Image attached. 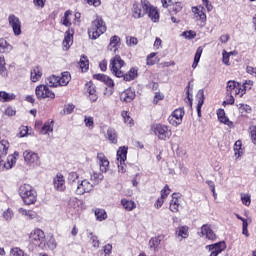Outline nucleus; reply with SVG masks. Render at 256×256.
Instances as JSON below:
<instances>
[{
  "label": "nucleus",
  "mask_w": 256,
  "mask_h": 256,
  "mask_svg": "<svg viewBox=\"0 0 256 256\" xmlns=\"http://www.w3.org/2000/svg\"><path fill=\"white\" fill-rule=\"evenodd\" d=\"M10 146L11 144H9V141L7 140L0 141V171H5V169H12L15 163H17L19 152H14L13 154L9 155L7 157L6 162L3 161V158H1L7 155Z\"/></svg>",
  "instance_id": "nucleus-1"
},
{
  "label": "nucleus",
  "mask_w": 256,
  "mask_h": 256,
  "mask_svg": "<svg viewBox=\"0 0 256 256\" xmlns=\"http://www.w3.org/2000/svg\"><path fill=\"white\" fill-rule=\"evenodd\" d=\"M18 193L25 205H35L37 203V190L29 184H22L19 187Z\"/></svg>",
  "instance_id": "nucleus-2"
},
{
  "label": "nucleus",
  "mask_w": 256,
  "mask_h": 256,
  "mask_svg": "<svg viewBox=\"0 0 256 256\" xmlns=\"http://www.w3.org/2000/svg\"><path fill=\"white\" fill-rule=\"evenodd\" d=\"M107 31V26L103 18L97 17L91 24V27L88 29V35L90 39H99L103 33Z\"/></svg>",
  "instance_id": "nucleus-3"
},
{
  "label": "nucleus",
  "mask_w": 256,
  "mask_h": 256,
  "mask_svg": "<svg viewBox=\"0 0 256 256\" xmlns=\"http://www.w3.org/2000/svg\"><path fill=\"white\" fill-rule=\"evenodd\" d=\"M247 83L244 86H241L239 82L230 80L227 83L226 91L228 95H234L235 97H243L246 93Z\"/></svg>",
  "instance_id": "nucleus-4"
},
{
  "label": "nucleus",
  "mask_w": 256,
  "mask_h": 256,
  "mask_svg": "<svg viewBox=\"0 0 256 256\" xmlns=\"http://www.w3.org/2000/svg\"><path fill=\"white\" fill-rule=\"evenodd\" d=\"M29 240L31 245H34V247H39L40 249H43L46 245L45 232H43V230L39 228H36L31 231L29 235Z\"/></svg>",
  "instance_id": "nucleus-5"
},
{
  "label": "nucleus",
  "mask_w": 256,
  "mask_h": 256,
  "mask_svg": "<svg viewBox=\"0 0 256 256\" xmlns=\"http://www.w3.org/2000/svg\"><path fill=\"white\" fill-rule=\"evenodd\" d=\"M123 67H125V61L121 59V56L116 55L110 60V71L115 77H123Z\"/></svg>",
  "instance_id": "nucleus-6"
},
{
  "label": "nucleus",
  "mask_w": 256,
  "mask_h": 256,
  "mask_svg": "<svg viewBox=\"0 0 256 256\" xmlns=\"http://www.w3.org/2000/svg\"><path fill=\"white\" fill-rule=\"evenodd\" d=\"M35 95L39 101L49 99L50 101L55 99V92L50 90L49 85L40 84L35 89Z\"/></svg>",
  "instance_id": "nucleus-7"
},
{
  "label": "nucleus",
  "mask_w": 256,
  "mask_h": 256,
  "mask_svg": "<svg viewBox=\"0 0 256 256\" xmlns=\"http://www.w3.org/2000/svg\"><path fill=\"white\" fill-rule=\"evenodd\" d=\"M152 131L154 135L160 139V141H167V139H171V135L173 133L169 129V126L164 124H156L152 126Z\"/></svg>",
  "instance_id": "nucleus-8"
},
{
  "label": "nucleus",
  "mask_w": 256,
  "mask_h": 256,
  "mask_svg": "<svg viewBox=\"0 0 256 256\" xmlns=\"http://www.w3.org/2000/svg\"><path fill=\"white\" fill-rule=\"evenodd\" d=\"M128 149V147L122 146L117 150L116 161L119 173H125L127 171V164L125 162L127 161Z\"/></svg>",
  "instance_id": "nucleus-9"
},
{
  "label": "nucleus",
  "mask_w": 256,
  "mask_h": 256,
  "mask_svg": "<svg viewBox=\"0 0 256 256\" xmlns=\"http://www.w3.org/2000/svg\"><path fill=\"white\" fill-rule=\"evenodd\" d=\"M23 157L28 167H41V157L39 156V153L34 152L33 150H26L23 152Z\"/></svg>",
  "instance_id": "nucleus-10"
},
{
  "label": "nucleus",
  "mask_w": 256,
  "mask_h": 256,
  "mask_svg": "<svg viewBox=\"0 0 256 256\" xmlns=\"http://www.w3.org/2000/svg\"><path fill=\"white\" fill-rule=\"evenodd\" d=\"M149 12V1L142 0L141 3H136L133 5L132 9V17L134 19H141V17H145Z\"/></svg>",
  "instance_id": "nucleus-11"
},
{
  "label": "nucleus",
  "mask_w": 256,
  "mask_h": 256,
  "mask_svg": "<svg viewBox=\"0 0 256 256\" xmlns=\"http://www.w3.org/2000/svg\"><path fill=\"white\" fill-rule=\"evenodd\" d=\"M183 117H185V109H175L168 117V123H170V125H173V127H179V125L183 123Z\"/></svg>",
  "instance_id": "nucleus-12"
},
{
  "label": "nucleus",
  "mask_w": 256,
  "mask_h": 256,
  "mask_svg": "<svg viewBox=\"0 0 256 256\" xmlns=\"http://www.w3.org/2000/svg\"><path fill=\"white\" fill-rule=\"evenodd\" d=\"M93 187V183H90L87 179H83L79 180L78 184H76L73 189L75 190L76 195H85V193H91Z\"/></svg>",
  "instance_id": "nucleus-13"
},
{
  "label": "nucleus",
  "mask_w": 256,
  "mask_h": 256,
  "mask_svg": "<svg viewBox=\"0 0 256 256\" xmlns=\"http://www.w3.org/2000/svg\"><path fill=\"white\" fill-rule=\"evenodd\" d=\"M8 23L12 27V31L16 37L21 35V20L15 14H10L8 16Z\"/></svg>",
  "instance_id": "nucleus-14"
},
{
  "label": "nucleus",
  "mask_w": 256,
  "mask_h": 256,
  "mask_svg": "<svg viewBox=\"0 0 256 256\" xmlns=\"http://www.w3.org/2000/svg\"><path fill=\"white\" fill-rule=\"evenodd\" d=\"M226 247L225 242H218L212 245H207L205 249L211 252L209 256H218L225 251Z\"/></svg>",
  "instance_id": "nucleus-15"
},
{
  "label": "nucleus",
  "mask_w": 256,
  "mask_h": 256,
  "mask_svg": "<svg viewBox=\"0 0 256 256\" xmlns=\"http://www.w3.org/2000/svg\"><path fill=\"white\" fill-rule=\"evenodd\" d=\"M97 163L100 167L101 173H107L109 171V159L102 152L97 154Z\"/></svg>",
  "instance_id": "nucleus-16"
},
{
  "label": "nucleus",
  "mask_w": 256,
  "mask_h": 256,
  "mask_svg": "<svg viewBox=\"0 0 256 256\" xmlns=\"http://www.w3.org/2000/svg\"><path fill=\"white\" fill-rule=\"evenodd\" d=\"M75 31L73 29H69L64 34V40L62 42L63 45V51H69L71 48V45H73V34Z\"/></svg>",
  "instance_id": "nucleus-17"
},
{
  "label": "nucleus",
  "mask_w": 256,
  "mask_h": 256,
  "mask_svg": "<svg viewBox=\"0 0 256 256\" xmlns=\"http://www.w3.org/2000/svg\"><path fill=\"white\" fill-rule=\"evenodd\" d=\"M201 235H202V237H206V239H208V241H215V239H217V234H215L213 229H211V226H209L207 224H204L201 227Z\"/></svg>",
  "instance_id": "nucleus-18"
},
{
  "label": "nucleus",
  "mask_w": 256,
  "mask_h": 256,
  "mask_svg": "<svg viewBox=\"0 0 256 256\" xmlns=\"http://www.w3.org/2000/svg\"><path fill=\"white\" fill-rule=\"evenodd\" d=\"M192 13L198 21H202V23L207 21V15L205 14V8L203 6L192 7Z\"/></svg>",
  "instance_id": "nucleus-19"
},
{
  "label": "nucleus",
  "mask_w": 256,
  "mask_h": 256,
  "mask_svg": "<svg viewBox=\"0 0 256 256\" xmlns=\"http://www.w3.org/2000/svg\"><path fill=\"white\" fill-rule=\"evenodd\" d=\"M53 185L56 191H65V189H67L65 186V177L63 174H57L56 177H54Z\"/></svg>",
  "instance_id": "nucleus-20"
},
{
  "label": "nucleus",
  "mask_w": 256,
  "mask_h": 256,
  "mask_svg": "<svg viewBox=\"0 0 256 256\" xmlns=\"http://www.w3.org/2000/svg\"><path fill=\"white\" fill-rule=\"evenodd\" d=\"M121 101L124 103H131L133 99H135V90L128 88L125 91H123L120 95Z\"/></svg>",
  "instance_id": "nucleus-21"
},
{
  "label": "nucleus",
  "mask_w": 256,
  "mask_h": 256,
  "mask_svg": "<svg viewBox=\"0 0 256 256\" xmlns=\"http://www.w3.org/2000/svg\"><path fill=\"white\" fill-rule=\"evenodd\" d=\"M179 207H181V198L177 194H172V200L170 201V211L172 213H178Z\"/></svg>",
  "instance_id": "nucleus-22"
},
{
  "label": "nucleus",
  "mask_w": 256,
  "mask_h": 256,
  "mask_svg": "<svg viewBox=\"0 0 256 256\" xmlns=\"http://www.w3.org/2000/svg\"><path fill=\"white\" fill-rule=\"evenodd\" d=\"M121 45V38L117 35L110 38V43L108 45V51L116 53Z\"/></svg>",
  "instance_id": "nucleus-23"
},
{
  "label": "nucleus",
  "mask_w": 256,
  "mask_h": 256,
  "mask_svg": "<svg viewBox=\"0 0 256 256\" xmlns=\"http://www.w3.org/2000/svg\"><path fill=\"white\" fill-rule=\"evenodd\" d=\"M43 77V69L39 66L34 67L30 72V79L32 83H37Z\"/></svg>",
  "instance_id": "nucleus-24"
},
{
  "label": "nucleus",
  "mask_w": 256,
  "mask_h": 256,
  "mask_svg": "<svg viewBox=\"0 0 256 256\" xmlns=\"http://www.w3.org/2000/svg\"><path fill=\"white\" fill-rule=\"evenodd\" d=\"M18 213L19 215H22V217H26V219L29 220L37 219L38 217L37 212L33 210H27L25 208H19Z\"/></svg>",
  "instance_id": "nucleus-25"
},
{
  "label": "nucleus",
  "mask_w": 256,
  "mask_h": 256,
  "mask_svg": "<svg viewBox=\"0 0 256 256\" xmlns=\"http://www.w3.org/2000/svg\"><path fill=\"white\" fill-rule=\"evenodd\" d=\"M148 17L153 21V23H158L159 21V10L155 8L154 6H151V3H149L148 8Z\"/></svg>",
  "instance_id": "nucleus-26"
},
{
  "label": "nucleus",
  "mask_w": 256,
  "mask_h": 256,
  "mask_svg": "<svg viewBox=\"0 0 256 256\" xmlns=\"http://www.w3.org/2000/svg\"><path fill=\"white\" fill-rule=\"evenodd\" d=\"M58 81L60 83V87H67V85H69V82L71 81V73L62 72L61 76H58Z\"/></svg>",
  "instance_id": "nucleus-27"
},
{
  "label": "nucleus",
  "mask_w": 256,
  "mask_h": 256,
  "mask_svg": "<svg viewBox=\"0 0 256 256\" xmlns=\"http://www.w3.org/2000/svg\"><path fill=\"white\" fill-rule=\"evenodd\" d=\"M197 113L198 117H201V108L203 107V104L205 103V92L203 90H199L197 93Z\"/></svg>",
  "instance_id": "nucleus-28"
},
{
  "label": "nucleus",
  "mask_w": 256,
  "mask_h": 256,
  "mask_svg": "<svg viewBox=\"0 0 256 256\" xmlns=\"http://www.w3.org/2000/svg\"><path fill=\"white\" fill-rule=\"evenodd\" d=\"M13 51V46L7 42V40L0 39V53H11Z\"/></svg>",
  "instance_id": "nucleus-29"
},
{
  "label": "nucleus",
  "mask_w": 256,
  "mask_h": 256,
  "mask_svg": "<svg viewBox=\"0 0 256 256\" xmlns=\"http://www.w3.org/2000/svg\"><path fill=\"white\" fill-rule=\"evenodd\" d=\"M106 139L113 143V145H117V131L114 128H108L106 132Z\"/></svg>",
  "instance_id": "nucleus-30"
},
{
  "label": "nucleus",
  "mask_w": 256,
  "mask_h": 256,
  "mask_svg": "<svg viewBox=\"0 0 256 256\" xmlns=\"http://www.w3.org/2000/svg\"><path fill=\"white\" fill-rule=\"evenodd\" d=\"M16 95L13 93H7L5 91L0 92V101L2 103H9V101H15Z\"/></svg>",
  "instance_id": "nucleus-31"
},
{
  "label": "nucleus",
  "mask_w": 256,
  "mask_h": 256,
  "mask_svg": "<svg viewBox=\"0 0 256 256\" xmlns=\"http://www.w3.org/2000/svg\"><path fill=\"white\" fill-rule=\"evenodd\" d=\"M79 181V174L76 172H70L68 174V183H70L72 189H75Z\"/></svg>",
  "instance_id": "nucleus-32"
},
{
  "label": "nucleus",
  "mask_w": 256,
  "mask_h": 256,
  "mask_svg": "<svg viewBox=\"0 0 256 256\" xmlns=\"http://www.w3.org/2000/svg\"><path fill=\"white\" fill-rule=\"evenodd\" d=\"M121 205L124 207L126 211H133L137 207V204H135V201L128 200V199H122Z\"/></svg>",
  "instance_id": "nucleus-33"
},
{
  "label": "nucleus",
  "mask_w": 256,
  "mask_h": 256,
  "mask_svg": "<svg viewBox=\"0 0 256 256\" xmlns=\"http://www.w3.org/2000/svg\"><path fill=\"white\" fill-rule=\"evenodd\" d=\"M71 17H73V12L67 10L61 19V23L64 27H71Z\"/></svg>",
  "instance_id": "nucleus-34"
},
{
  "label": "nucleus",
  "mask_w": 256,
  "mask_h": 256,
  "mask_svg": "<svg viewBox=\"0 0 256 256\" xmlns=\"http://www.w3.org/2000/svg\"><path fill=\"white\" fill-rule=\"evenodd\" d=\"M46 83L49 87H60L59 76L51 75L46 78Z\"/></svg>",
  "instance_id": "nucleus-35"
},
{
  "label": "nucleus",
  "mask_w": 256,
  "mask_h": 256,
  "mask_svg": "<svg viewBox=\"0 0 256 256\" xmlns=\"http://www.w3.org/2000/svg\"><path fill=\"white\" fill-rule=\"evenodd\" d=\"M137 68H131L126 74L123 72L124 81H133L137 77Z\"/></svg>",
  "instance_id": "nucleus-36"
},
{
  "label": "nucleus",
  "mask_w": 256,
  "mask_h": 256,
  "mask_svg": "<svg viewBox=\"0 0 256 256\" xmlns=\"http://www.w3.org/2000/svg\"><path fill=\"white\" fill-rule=\"evenodd\" d=\"M94 215L98 221H105V219H107V212L102 208H96Z\"/></svg>",
  "instance_id": "nucleus-37"
},
{
  "label": "nucleus",
  "mask_w": 256,
  "mask_h": 256,
  "mask_svg": "<svg viewBox=\"0 0 256 256\" xmlns=\"http://www.w3.org/2000/svg\"><path fill=\"white\" fill-rule=\"evenodd\" d=\"M201 55H203V48L198 47L194 56V62L192 64L193 69H197L199 61H201Z\"/></svg>",
  "instance_id": "nucleus-38"
},
{
  "label": "nucleus",
  "mask_w": 256,
  "mask_h": 256,
  "mask_svg": "<svg viewBox=\"0 0 256 256\" xmlns=\"http://www.w3.org/2000/svg\"><path fill=\"white\" fill-rule=\"evenodd\" d=\"M103 180V174L101 173H97L94 172L90 175V183L93 184V187H95V185H99V181Z\"/></svg>",
  "instance_id": "nucleus-39"
},
{
  "label": "nucleus",
  "mask_w": 256,
  "mask_h": 256,
  "mask_svg": "<svg viewBox=\"0 0 256 256\" xmlns=\"http://www.w3.org/2000/svg\"><path fill=\"white\" fill-rule=\"evenodd\" d=\"M157 53L152 52L146 58V65L153 66L155 63H158L159 57H156Z\"/></svg>",
  "instance_id": "nucleus-40"
},
{
  "label": "nucleus",
  "mask_w": 256,
  "mask_h": 256,
  "mask_svg": "<svg viewBox=\"0 0 256 256\" xmlns=\"http://www.w3.org/2000/svg\"><path fill=\"white\" fill-rule=\"evenodd\" d=\"M42 135H47L49 133H53V121L51 122H45L41 129Z\"/></svg>",
  "instance_id": "nucleus-41"
},
{
  "label": "nucleus",
  "mask_w": 256,
  "mask_h": 256,
  "mask_svg": "<svg viewBox=\"0 0 256 256\" xmlns=\"http://www.w3.org/2000/svg\"><path fill=\"white\" fill-rule=\"evenodd\" d=\"M163 239H165V236H163V235L152 238L150 240V247L157 249V247H159L161 245V241H163Z\"/></svg>",
  "instance_id": "nucleus-42"
},
{
  "label": "nucleus",
  "mask_w": 256,
  "mask_h": 256,
  "mask_svg": "<svg viewBox=\"0 0 256 256\" xmlns=\"http://www.w3.org/2000/svg\"><path fill=\"white\" fill-rule=\"evenodd\" d=\"M79 66H80V69L82 70L83 73H85V71H88V69H89V60L87 59V57L82 56L80 58Z\"/></svg>",
  "instance_id": "nucleus-43"
},
{
  "label": "nucleus",
  "mask_w": 256,
  "mask_h": 256,
  "mask_svg": "<svg viewBox=\"0 0 256 256\" xmlns=\"http://www.w3.org/2000/svg\"><path fill=\"white\" fill-rule=\"evenodd\" d=\"M177 235H178V237H181L182 239H187V237H189V227H187V226L179 227Z\"/></svg>",
  "instance_id": "nucleus-44"
},
{
  "label": "nucleus",
  "mask_w": 256,
  "mask_h": 256,
  "mask_svg": "<svg viewBox=\"0 0 256 256\" xmlns=\"http://www.w3.org/2000/svg\"><path fill=\"white\" fill-rule=\"evenodd\" d=\"M121 117L123 118L125 125H128L129 127H133V119L131 118V116H129V112L122 111Z\"/></svg>",
  "instance_id": "nucleus-45"
},
{
  "label": "nucleus",
  "mask_w": 256,
  "mask_h": 256,
  "mask_svg": "<svg viewBox=\"0 0 256 256\" xmlns=\"http://www.w3.org/2000/svg\"><path fill=\"white\" fill-rule=\"evenodd\" d=\"M5 65V57L0 56V75L2 77H7V67Z\"/></svg>",
  "instance_id": "nucleus-46"
},
{
  "label": "nucleus",
  "mask_w": 256,
  "mask_h": 256,
  "mask_svg": "<svg viewBox=\"0 0 256 256\" xmlns=\"http://www.w3.org/2000/svg\"><path fill=\"white\" fill-rule=\"evenodd\" d=\"M14 216L15 214L13 213V210H11L10 208L4 210L2 213L4 221H11Z\"/></svg>",
  "instance_id": "nucleus-47"
},
{
  "label": "nucleus",
  "mask_w": 256,
  "mask_h": 256,
  "mask_svg": "<svg viewBox=\"0 0 256 256\" xmlns=\"http://www.w3.org/2000/svg\"><path fill=\"white\" fill-rule=\"evenodd\" d=\"M84 123L85 127H88V129H93V127H95V120L92 116H85Z\"/></svg>",
  "instance_id": "nucleus-48"
},
{
  "label": "nucleus",
  "mask_w": 256,
  "mask_h": 256,
  "mask_svg": "<svg viewBox=\"0 0 256 256\" xmlns=\"http://www.w3.org/2000/svg\"><path fill=\"white\" fill-rule=\"evenodd\" d=\"M46 245L50 251H55L57 249V240L54 237H50Z\"/></svg>",
  "instance_id": "nucleus-49"
},
{
  "label": "nucleus",
  "mask_w": 256,
  "mask_h": 256,
  "mask_svg": "<svg viewBox=\"0 0 256 256\" xmlns=\"http://www.w3.org/2000/svg\"><path fill=\"white\" fill-rule=\"evenodd\" d=\"M10 256H25V252L19 247H14L10 250Z\"/></svg>",
  "instance_id": "nucleus-50"
},
{
  "label": "nucleus",
  "mask_w": 256,
  "mask_h": 256,
  "mask_svg": "<svg viewBox=\"0 0 256 256\" xmlns=\"http://www.w3.org/2000/svg\"><path fill=\"white\" fill-rule=\"evenodd\" d=\"M241 201L243 205L249 207L251 205V195L250 194H241Z\"/></svg>",
  "instance_id": "nucleus-51"
},
{
  "label": "nucleus",
  "mask_w": 256,
  "mask_h": 256,
  "mask_svg": "<svg viewBox=\"0 0 256 256\" xmlns=\"http://www.w3.org/2000/svg\"><path fill=\"white\" fill-rule=\"evenodd\" d=\"M231 55H233V52L228 53L227 51L223 50L222 61H223L224 65H231V63L229 62V57H231Z\"/></svg>",
  "instance_id": "nucleus-52"
},
{
  "label": "nucleus",
  "mask_w": 256,
  "mask_h": 256,
  "mask_svg": "<svg viewBox=\"0 0 256 256\" xmlns=\"http://www.w3.org/2000/svg\"><path fill=\"white\" fill-rule=\"evenodd\" d=\"M81 205V200L77 198H73L69 201V207L72 209H79V206Z\"/></svg>",
  "instance_id": "nucleus-53"
},
{
  "label": "nucleus",
  "mask_w": 256,
  "mask_h": 256,
  "mask_svg": "<svg viewBox=\"0 0 256 256\" xmlns=\"http://www.w3.org/2000/svg\"><path fill=\"white\" fill-rule=\"evenodd\" d=\"M182 37H185V39H195V37H197V33L193 30L185 31L182 33Z\"/></svg>",
  "instance_id": "nucleus-54"
},
{
  "label": "nucleus",
  "mask_w": 256,
  "mask_h": 256,
  "mask_svg": "<svg viewBox=\"0 0 256 256\" xmlns=\"http://www.w3.org/2000/svg\"><path fill=\"white\" fill-rule=\"evenodd\" d=\"M169 193H171V189H169V185H166L160 192V198L167 199L169 197Z\"/></svg>",
  "instance_id": "nucleus-55"
},
{
  "label": "nucleus",
  "mask_w": 256,
  "mask_h": 256,
  "mask_svg": "<svg viewBox=\"0 0 256 256\" xmlns=\"http://www.w3.org/2000/svg\"><path fill=\"white\" fill-rule=\"evenodd\" d=\"M137 43H139V40H137V38L133 37V36H128L126 37V44L131 47V46H135L137 45Z\"/></svg>",
  "instance_id": "nucleus-56"
},
{
  "label": "nucleus",
  "mask_w": 256,
  "mask_h": 256,
  "mask_svg": "<svg viewBox=\"0 0 256 256\" xmlns=\"http://www.w3.org/2000/svg\"><path fill=\"white\" fill-rule=\"evenodd\" d=\"M27 135H31L29 128L27 126H21L19 128V137H27Z\"/></svg>",
  "instance_id": "nucleus-57"
},
{
  "label": "nucleus",
  "mask_w": 256,
  "mask_h": 256,
  "mask_svg": "<svg viewBox=\"0 0 256 256\" xmlns=\"http://www.w3.org/2000/svg\"><path fill=\"white\" fill-rule=\"evenodd\" d=\"M238 108L240 109V111H242L244 113H251V106H249L247 104H239Z\"/></svg>",
  "instance_id": "nucleus-58"
},
{
  "label": "nucleus",
  "mask_w": 256,
  "mask_h": 256,
  "mask_svg": "<svg viewBox=\"0 0 256 256\" xmlns=\"http://www.w3.org/2000/svg\"><path fill=\"white\" fill-rule=\"evenodd\" d=\"M75 110V106L73 104H67L64 107V113H66V115H71V113Z\"/></svg>",
  "instance_id": "nucleus-59"
},
{
  "label": "nucleus",
  "mask_w": 256,
  "mask_h": 256,
  "mask_svg": "<svg viewBox=\"0 0 256 256\" xmlns=\"http://www.w3.org/2000/svg\"><path fill=\"white\" fill-rule=\"evenodd\" d=\"M87 87H88L87 92L89 93V95H93V94L97 93V90H96V88H95V85H93L92 82H89V83L87 84Z\"/></svg>",
  "instance_id": "nucleus-60"
},
{
  "label": "nucleus",
  "mask_w": 256,
  "mask_h": 256,
  "mask_svg": "<svg viewBox=\"0 0 256 256\" xmlns=\"http://www.w3.org/2000/svg\"><path fill=\"white\" fill-rule=\"evenodd\" d=\"M250 136H251V140H252V143H254V145H256V126H252L250 128Z\"/></svg>",
  "instance_id": "nucleus-61"
},
{
  "label": "nucleus",
  "mask_w": 256,
  "mask_h": 256,
  "mask_svg": "<svg viewBox=\"0 0 256 256\" xmlns=\"http://www.w3.org/2000/svg\"><path fill=\"white\" fill-rule=\"evenodd\" d=\"M182 10H183V3L176 2L173 6V11L176 13H181Z\"/></svg>",
  "instance_id": "nucleus-62"
},
{
  "label": "nucleus",
  "mask_w": 256,
  "mask_h": 256,
  "mask_svg": "<svg viewBox=\"0 0 256 256\" xmlns=\"http://www.w3.org/2000/svg\"><path fill=\"white\" fill-rule=\"evenodd\" d=\"M163 94H160L159 92L155 93L154 99H153V104L157 105V103H159V101H163Z\"/></svg>",
  "instance_id": "nucleus-63"
},
{
  "label": "nucleus",
  "mask_w": 256,
  "mask_h": 256,
  "mask_svg": "<svg viewBox=\"0 0 256 256\" xmlns=\"http://www.w3.org/2000/svg\"><path fill=\"white\" fill-rule=\"evenodd\" d=\"M92 246L95 249H99V238L97 236L92 235L91 236Z\"/></svg>",
  "instance_id": "nucleus-64"
}]
</instances>
